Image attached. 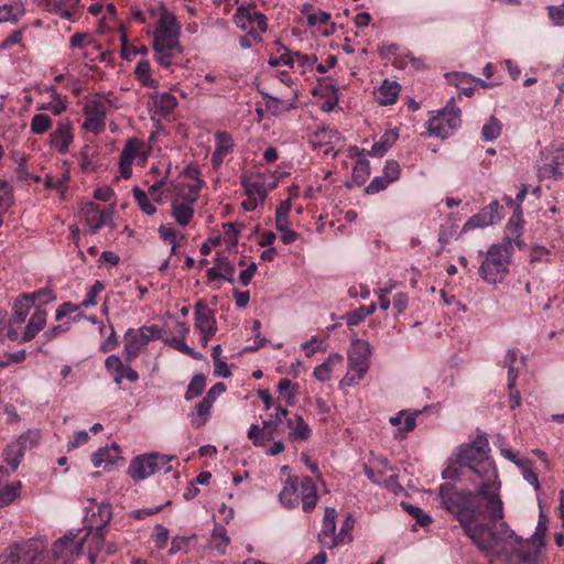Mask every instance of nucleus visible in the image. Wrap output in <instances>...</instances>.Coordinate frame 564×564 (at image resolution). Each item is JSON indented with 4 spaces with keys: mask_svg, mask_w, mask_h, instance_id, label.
<instances>
[{
    "mask_svg": "<svg viewBox=\"0 0 564 564\" xmlns=\"http://www.w3.org/2000/svg\"><path fill=\"white\" fill-rule=\"evenodd\" d=\"M440 507L458 521L463 533L490 561L509 557L514 545L523 539L517 535L502 520L503 503L499 489L491 492L481 490L473 494L469 489H458L451 482L438 486Z\"/></svg>",
    "mask_w": 564,
    "mask_h": 564,
    "instance_id": "1",
    "label": "nucleus"
},
{
    "mask_svg": "<svg viewBox=\"0 0 564 564\" xmlns=\"http://www.w3.org/2000/svg\"><path fill=\"white\" fill-rule=\"evenodd\" d=\"M490 452L489 442L485 433L458 447L455 459H449L447 467L442 471L443 479L463 480L468 479L479 482L473 494L481 490L491 492L500 488L498 473L495 462L488 456Z\"/></svg>",
    "mask_w": 564,
    "mask_h": 564,
    "instance_id": "2",
    "label": "nucleus"
},
{
    "mask_svg": "<svg viewBox=\"0 0 564 564\" xmlns=\"http://www.w3.org/2000/svg\"><path fill=\"white\" fill-rule=\"evenodd\" d=\"M512 248L509 242L490 246L479 267V275L489 284L500 283L509 272Z\"/></svg>",
    "mask_w": 564,
    "mask_h": 564,
    "instance_id": "3",
    "label": "nucleus"
},
{
    "mask_svg": "<svg viewBox=\"0 0 564 564\" xmlns=\"http://www.w3.org/2000/svg\"><path fill=\"white\" fill-rule=\"evenodd\" d=\"M159 10L160 18L154 31L153 50L154 52L176 50V53L181 54L183 47L180 43V23L175 14L169 11L165 6L161 4Z\"/></svg>",
    "mask_w": 564,
    "mask_h": 564,
    "instance_id": "4",
    "label": "nucleus"
},
{
    "mask_svg": "<svg viewBox=\"0 0 564 564\" xmlns=\"http://www.w3.org/2000/svg\"><path fill=\"white\" fill-rule=\"evenodd\" d=\"M460 126V110L455 106L452 97L446 106L438 111L437 116L429 120L427 129L430 134L446 139Z\"/></svg>",
    "mask_w": 564,
    "mask_h": 564,
    "instance_id": "5",
    "label": "nucleus"
},
{
    "mask_svg": "<svg viewBox=\"0 0 564 564\" xmlns=\"http://www.w3.org/2000/svg\"><path fill=\"white\" fill-rule=\"evenodd\" d=\"M170 460L171 457L158 453L140 455L131 460L128 474L133 480H143L159 471Z\"/></svg>",
    "mask_w": 564,
    "mask_h": 564,
    "instance_id": "6",
    "label": "nucleus"
},
{
    "mask_svg": "<svg viewBox=\"0 0 564 564\" xmlns=\"http://www.w3.org/2000/svg\"><path fill=\"white\" fill-rule=\"evenodd\" d=\"M161 330L158 326H142L139 329L130 328L124 334V352L128 360L135 359L150 340L159 338Z\"/></svg>",
    "mask_w": 564,
    "mask_h": 564,
    "instance_id": "7",
    "label": "nucleus"
},
{
    "mask_svg": "<svg viewBox=\"0 0 564 564\" xmlns=\"http://www.w3.org/2000/svg\"><path fill=\"white\" fill-rule=\"evenodd\" d=\"M77 534L65 533L52 545V564H73L82 554L83 541L76 540Z\"/></svg>",
    "mask_w": 564,
    "mask_h": 564,
    "instance_id": "8",
    "label": "nucleus"
},
{
    "mask_svg": "<svg viewBox=\"0 0 564 564\" xmlns=\"http://www.w3.org/2000/svg\"><path fill=\"white\" fill-rule=\"evenodd\" d=\"M502 209L503 208L498 200H492L464 224L462 234L471 229L485 228L499 223L503 217Z\"/></svg>",
    "mask_w": 564,
    "mask_h": 564,
    "instance_id": "9",
    "label": "nucleus"
},
{
    "mask_svg": "<svg viewBox=\"0 0 564 564\" xmlns=\"http://www.w3.org/2000/svg\"><path fill=\"white\" fill-rule=\"evenodd\" d=\"M371 346L368 341L356 338L348 351V367L352 371L367 373L370 365Z\"/></svg>",
    "mask_w": 564,
    "mask_h": 564,
    "instance_id": "10",
    "label": "nucleus"
},
{
    "mask_svg": "<svg viewBox=\"0 0 564 564\" xmlns=\"http://www.w3.org/2000/svg\"><path fill=\"white\" fill-rule=\"evenodd\" d=\"M336 517L335 508L327 507L323 519V527L318 534L319 543L328 549H333L340 543H344V538L336 536Z\"/></svg>",
    "mask_w": 564,
    "mask_h": 564,
    "instance_id": "11",
    "label": "nucleus"
},
{
    "mask_svg": "<svg viewBox=\"0 0 564 564\" xmlns=\"http://www.w3.org/2000/svg\"><path fill=\"white\" fill-rule=\"evenodd\" d=\"M86 119L83 128L94 133H100L105 127L106 108L101 102L94 101L84 107Z\"/></svg>",
    "mask_w": 564,
    "mask_h": 564,
    "instance_id": "12",
    "label": "nucleus"
},
{
    "mask_svg": "<svg viewBox=\"0 0 564 564\" xmlns=\"http://www.w3.org/2000/svg\"><path fill=\"white\" fill-rule=\"evenodd\" d=\"M202 183L203 181L199 180V184L197 186L194 185L191 187V197L186 203H178L177 200L172 203V216L178 225L186 226L193 218L194 208L192 207V204L198 196Z\"/></svg>",
    "mask_w": 564,
    "mask_h": 564,
    "instance_id": "13",
    "label": "nucleus"
},
{
    "mask_svg": "<svg viewBox=\"0 0 564 564\" xmlns=\"http://www.w3.org/2000/svg\"><path fill=\"white\" fill-rule=\"evenodd\" d=\"M73 139L72 123L68 119H63L57 123L55 131L50 135V144L59 153L65 154Z\"/></svg>",
    "mask_w": 564,
    "mask_h": 564,
    "instance_id": "14",
    "label": "nucleus"
},
{
    "mask_svg": "<svg viewBox=\"0 0 564 564\" xmlns=\"http://www.w3.org/2000/svg\"><path fill=\"white\" fill-rule=\"evenodd\" d=\"M543 164L539 166V172L542 177H554L558 178L562 176L560 170L561 165H564V149H555L550 153L543 152Z\"/></svg>",
    "mask_w": 564,
    "mask_h": 564,
    "instance_id": "15",
    "label": "nucleus"
},
{
    "mask_svg": "<svg viewBox=\"0 0 564 564\" xmlns=\"http://www.w3.org/2000/svg\"><path fill=\"white\" fill-rule=\"evenodd\" d=\"M195 327L209 335H215L217 332L215 312L204 301H198L195 305Z\"/></svg>",
    "mask_w": 564,
    "mask_h": 564,
    "instance_id": "16",
    "label": "nucleus"
},
{
    "mask_svg": "<svg viewBox=\"0 0 564 564\" xmlns=\"http://www.w3.org/2000/svg\"><path fill=\"white\" fill-rule=\"evenodd\" d=\"M297 484L301 489L302 508L305 512H310L317 503L318 496L316 486L307 476H303L300 479L297 478Z\"/></svg>",
    "mask_w": 564,
    "mask_h": 564,
    "instance_id": "17",
    "label": "nucleus"
},
{
    "mask_svg": "<svg viewBox=\"0 0 564 564\" xmlns=\"http://www.w3.org/2000/svg\"><path fill=\"white\" fill-rule=\"evenodd\" d=\"M14 545L20 564H33L42 553V546L39 541H22Z\"/></svg>",
    "mask_w": 564,
    "mask_h": 564,
    "instance_id": "18",
    "label": "nucleus"
},
{
    "mask_svg": "<svg viewBox=\"0 0 564 564\" xmlns=\"http://www.w3.org/2000/svg\"><path fill=\"white\" fill-rule=\"evenodd\" d=\"M85 213V221L89 226V232L96 234L100 228H102L106 223L108 215L98 209V205L94 203H88L84 208Z\"/></svg>",
    "mask_w": 564,
    "mask_h": 564,
    "instance_id": "19",
    "label": "nucleus"
},
{
    "mask_svg": "<svg viewBox=\"0 0 564 564\" xmlns=\"http://www.w3.org/2000/svg\"><path fill=\"white\" fill-rule=\"evenodd\" d=\"M279 498L281 503L289 509H292L299 505L300 495L297 477H288L285 485L279 495Z\"/></svg>",
    "mask_w": 564,
    "mask_h": 564,
    "instance_id": "20",
    "label": "nucleus"
},
{
    "mask_svg": "<svg viewBox=\"0 0 564 564\" xmlns=\"http://www.w3.org/2000/svg\"><path fill=\"white\" fill-rule=\"evenodd\" d=\"M453 78L452 82L455 84V86L467 97H471L475 93V87H464L463 84H478L484 88L491 87V83H487L482 80L481 78L474 77L467 73H453L451 75Z\"/></svg>",
    "mask_w": 564,
    "mask_h": 564,
    "instance_id": "21",
    "label": "nucleus"
},
{
    "mask_svg": "<svg viewBox=\"0 0 564 564\" xmlns=\"http://www.w3.org/2000/svg\"><path fill=\"white\" fill-rule=\"evenodd\" d=\"M79 0H44L43 4L46 11L58 14L61 18L70 20L73 9L78 4Z\"/></svg>",
    "mask_w": 564,
    "mask_h": 564,
    "instance_id": "22",
    "label": "nucleus"
},
{
    "mask_svg": "<svg viewBox=\"0 0 564 564\" xmlns=\"http://www.w3.org/2000/svg\"><path fill=\"white\" fill-rule=\"evenodd\" d=\"M45 324L46 312L44 310L37 308L31 316L21 340L30 341L33 339L44 328Z\"/></svg>",
    "mask_w": 564,
    "mask_h": 564,
    "instance_id": "23",
    "label": "nucleus"
},
{
    "mask_svg": "<svg viewBox=\"0 0 564 564\" xmlns=\"http://www.w3.org/2000/svg\"><path fill=\"white\" fill-rule=\"evenodd\" d=\"M370 175V163L366 159L359 158L352 169L350 181L345 183V186L350 188L355 185L361 186L366 183Z\"/></svg>",
    "mask_w": 564,
    "mask_h": 564,
    "instance_id": "24",
    "label": "nucleus"
},
{
    "mask_svg": "<svg viewBox=\"0 0 564 564\" xmlns=\"http://www.w3.org/2000/svg\"><path fill=\"white\" fill-rule=\"evenodd\" d=\"M400 88L401 86L397 82L384 79L377 95L379 104L382 106L394 104L398 99Z\"/></svg>",
    "mask_w": 564,
    "mask_h": 564,
    "instance_id": "25",
    "label": "nucleus"
},
{
    "mask_svg": "<svg viewBox=\"0 0 564 564\" xmlns=\"http://www.w3.org/2000/svg\"><path fill=\"white\" fill-rule=\"evenodd\" d=\"M119 446L116 443H112L110 446H105L98 448L91 455V462L95 467L101 466L104 463L113 465L118 458Z\"/></svg>",
    "mask_w": 564,
    "mask_h": 564,
    "instance_id": "26",
    "label": "nucleus"
},
{
    "mask_svg": "<svg viewBox=\"0 0 564 564\" xmlns=\"http://www.w3.org/2000/svg\"><path fill=\"white\" fill-rule=\"evenodd\" d=\"M398 133L394 131H387L378 142H375L371 150L368 152L370 156H383L391 145L397 141Z\"/></svg>",
    "mask_w": 564,
    "mask_h": 564,
    "instance_id": "27",
    "label": "nucleus"
},
{
    "mask_svg": "<svg viewBox=\"0 0 564 564\" xmlns=\"http://www.w3.org/2000/svg\"><path fill=\"white\" fill-rule=\"evenodd\" d=\"M153 101L158 113L161 116L169 115L177 106L175 96L170 93L156 94L153 96Z\"/></svg>",
    "mask_w": 564,
    "mask_h": 564,
    "instance_id": "28",
    "label": "nucleus"
},
{
    "mask_svg": "<svg viewBox=\"0 0 564 564\" xmlns=\"http://www.w3.org/2000/svg\"><path fill=\"white\" fill-rule=\"evenodd\" d=\"M32 307V303L24 300L21 294L13 303L11 323L22 324Z\"/></svg>",
    "mask_w": 564,
    "mask_h": 564,
    "instance_id": "29",
    "label": "nucleus"
},
{
    "mask_svg": "<svg viewBox=\"0 0 564 564\" xmlns=\"http://www.w3.org/2000/svg\"><path fill=\"white\" fill-rule=\"evenodd\" d=\"M377 310L376 303H371L368 306H360L357 310L350 311L346 314L345 319L348 326L358 325L367 316L373 314Z\"/></svg>",
    "mask_w": 564,
    "mask_h": 564,
    "instance_id": "30",
    "label": "nucleus"
},
{
    "mask_svg": "<svg viewBox=\"0 0 564 564\" xmlns=\"http://www.w3.org/2000/svg\"><path fill=\"white\" fill-rule=\"evenodd\" d=\"M24 451L21 449V445L17 444L15 442L8 445L3 451V458L6 463L15 470L20 463L22 457L24 456Z\"/></svg>",
    "mask_w": 564,
    "mask_h": 564,
    "instance_id": "31",
    "label": "nucleus"
},
{
    "mask_svg": "<svg viewBox=\"0 0 564 564\" xmlns=\"http://www.w3.org/2000/svg\"><path fill=\"white\" fill-rule=\"evenodd\" d=\"M312 431L303 416L295 414V426L290 431L289 438L291 441H306L311 437Z\"/></svg>",
    "mask_w": 564,
    "mask_h": 564,
    "instance_id": "32",
    "label": "nucleus"
},
{
    "mask_svg": "<svg viewBox=\"0 0 564 564\" xmlns=\"http://www.w3.org/2000/svg\"><path fill=\"white\" fill-rule=\"evenodd\" d=\"M516 465L520 468L523 478L534 487L535 491H539L541 486L538 475L532 468V463L528 458H521L516 462Z\"/></svg>",
    "mask_w": 564,
    "mask_h": 564,
    "instance_id": "33",
    "label": "nucleus"
},
{
    "mask_svg": "<svg viewBox=\"0 0 564 564\" xmlns=\"http://www.w3.org/2000/svg\"><path fill=\"white\" fill-rule=\"evenodd\" d=\"M23 299L31 302L33 306L36 304L45 305L53 302L56 296L50 289H42L33 293H23Z\"/></svg>",
    "mask_w": 564,
    "mask_h": 564,
    "instance_id": "34",
    "label": "nucleus"
},
{
    "mask_svg": "<svg viewBox=\"0 0 564 564\" xmlns=\"http://www.w3.org/2000/svg\"><path fill=\"white\" fill-rule=\"evenodd\" d=\"M502 126L500 121L491 116L481 129V138L485 141H494L501 134Z\"/></svg>",
    "mask_w": 564,
    "mask_h": 564,
    "instance_id": "35",
    "label": "nucleus"
},
{
    "mask_svg": "<svg viewBox=\"0 0 564 564\" xmlns=\"http://www.w3.org/2000/svg\"><path fill=\"white\" fill-rule=\"evenodd\" d=\"M135 75L145 87H156V82L151 77V66L147 59L140 61L135 66Z\"/></svg>",
    "mask_w": 564,
    "mask_h": 564,
    "instance_id": "36",
    "label": "nucleus"
},
{
    "mask_svg": "<svg viewBox=\"0 0 564 564\" xmlns=\"http://www.w3.org/2000/svg\"><path fill=\"white\" fill-rule=\"evenodd\" d=\"M261 95L263 96V98H268L269 99V101L267 102L265 106H267V109L269 111H271V113L274 115V116L280 115L283 111H290V110L296 108L295 104H293V102L284 104L279 98L273 97V96H271L268 93L261 91Z\"/></svg>",
    "mask_w": 564,
    "mask_h": 564,
    "instance_id": "37",
    "label": "nucleus"
},
{
    "mask_svg": "<svg viewBox=\"0 0 564 564\" xmlns=\"http://www.w3.org/2000/svg\"><path fill=\"white\" fill-rule=\"evenodd\" d=\"M205 386H206L205 376L203 373H196L192 378V380L187 387L185 399L188 401L196 397H199L203 393Z\"/></svg>",
    "mask_w": 564,
    "mask_h": 564,
    "instance_id": "38",
    "label": "nucleus"
},
{
    "mask_svg": "<svg viewBox=\"0 0 564 564\" xmlns=\"http://www.w3.org/2000/svg\"><path fill=\"white\" fill-rule=\"evenodd\" d=\"M248 437L252 440L254 446H262V440H273V430H267L264 424L260 427L257 424H252L248 431Z\"/></svg>",
    "mask_w": 564,
    "mask_h": 564,
    "instance_id": "39",
    "label": "nucleus"
},
{
    "mask_svg": "<svg viewBox=\"0 0 564 564\" xmlns=\"http://www.w3.org/2000/svg\"><path fill=\"white\" fill-rule=\"evenodd\" d=\"M241 185L245 189V193L246 195L251 198V197H257V199L260 200V203L262 204L264 202V198H265V189H264V186L262 183H258V182H249L246 177H243L241 180Z\"/></svg>",
    "mask_w": 564,
    "mask_h": 564,
    "instance_id": "40",
    "label": "nucleus"
},
{
    "mask_svg": "<svg viewBox=\"0 0 564 564\" xmlns=\"http://www.w3.org/2000/svg\"><path fill=\"white\" fill-rule=\"evenodd\" d=\"M252 8H245V7H239L234 15V21L236 23V25L243 30V31H247L249 32V29L252 28V30H254V28L251 25V14H252Z\"/></svg>",
    "mask_w": 564,
    "mask_h": 564,
    "instance_id": "41",
    "label": "nucleus"
},
{
    "mask_svg": "<svg viewBox=\"0 0 564 564\" xmlns=\"http://www.w3.org/2000/svg\"><path fill=\"white\" fill-rule=\"evenodd\" d=\"M401 506L410 516L416 520L420 525L425 527L432 522L431 516L424 512L420 507L405 501H402Z\"/></svg>",
    "mask_w": 564,
    "mask_h": 564,
    "instance_id": "42",
    "label": "nucleus"
},
{
    "mask_svg": "<svg viewBox=\"0 0 564 564\" xmlns=\"http://www.w3.org/2000/svg\"><path fill=\"white\" fill-rule=\"evenodd\" d=\"M522 208L520 205L514 206L513 215L509 219L508 224L505 228L506 237L514 236V234H518L522 231Z\"/></svg>",
    "mask_w": 564,
    "mask_h": 564,
    "instance_id": "43",
    "label": "nucleus"
},
{
    "mask_svg": "<svg viewBox=\"0 0 564 564\" xmlns=\"http://www.w3.org/2000/svg\"><path fill=\"white\" fill-rule=\"evenodd\" d=\"M278 390L280 393H285L286 403L289 405L295 404L296 393L299 391V386L296 383L284 378L279 382Z\"/></svg>",
    "mask_w": 564,
    "mask_h": 564,
    "instance_id": "44",
    "label": "nucleus"
},
{
    "mask_svg": "<svg viewBox=\"0 0 564 564\" xmlns=\"http://www.w3.org/2000/svg\"><path fill=\"white\" fill-rule=\"evenodd\" d=\"M98 514L100 517L101 524L97 527L96 538L99 540V542H104L101 532L111 520V505L109 502H102L98 507Z\"/></svg>",
    "mask_w": 564,
    "mask_h": 564,
    "instance_id": "45",
    "label": "nucleus"
},
{
    "mask_svg": "<svg viewBox=\"0 0 564 564\" xmlns=\"http://www.w3.org/2000/svg\"><path fill=\"white\" fill-rule=\"evenodd\" d=\"M21 484L6 486L0 489V507L8 506L20 496Z\"/></svg>",
    "mask_w": 564,
    "mask_h": 564,
    "instance_id": "46",
    "label": "nucleus"
},
{
    "mask_svg": "<svg viewBox=\"0 0 564 564\" xmlns=\"http://www.w3.org/2000/svg\"><path fill=\"white\" fill-rule=\"evenodd\" d=\"M133 196L140 207V209L145 213L147 215H154L156 213V207L150 203L148 195L144 191L140 189L139 187L133 188Z\"/></svg>",
    "mask_w": 564,
    "mask_h": 564,
    "instance_id": "47",
    "label": "nucleus"
},
{
    "mask_svg": "<svg viewBox=\"0 0 564 564\" xmlns=\"http://www.w3.org/2000/svg\"><path fill=\"white\" fill-rule=\"evenodd\" d=\"M215 139H216L215 151L223 153L225 155L232 151V148H234L232 138L228 132L218 131L215 134Z\"/></svg>",
    "mask_w": 564,
    "mask_h": 564,
    "instance_id": "48",
    "label": "nucleus"
},
{
    "mask_svg": "<svg viewBox=\"0 0 564 564\" xmlns=\"http://www.w3.org/2000/svg\"><path fill=\"white\" fill-rule=\"evenodd\" d=\"M52 126V120L46 115H35L31 120V132L34 134H43Z\"/></svg>",
    "mask_w": 564,
    "mask_h": 564,
    "instance_id": "49",
    "label": "nucleus"
},
{
    "mask_svg": "<svg viewBox=\"0 0 564 564\" xmlns=\"http://www.w3.org/2000/svg\"><path fill=\"white\" fill-rule=\"evenodd\" d=\"M171 345H172V347H174L178 351H181V352H183L185 355L191 356L195 360H203L204 359V355L202 352H199V351H196L192 347H189L185 343L183 337H174V338H172Z\"/></svg>",
    "mask_w": 564,
    "mask_h": 564,
    "instance_id": "50",
    "label": "nucleus"
},
{
    "mask_svg": "<svg viewBox=\"0 0 564 564\" xmlns=\"http://www.w3.org/2000/svg\"><path fill=\"white\" fill-rule=\"evenodd\" d=\"M39 441L40 431L29 430L28 432L23 433L15 443L21 445V449L25 452L26 449H30L37 445Z\"/></svg>",
    "mask_w": 564,
    "mask_h": 564,
    "instance_id": "51",
    "label": "nucleus"
},
{
    "mask_svg": "<svg viewBox=\"0 0 564 564\" xmlns=\"http://www.w3.org/2000/svg\"><path fill=\"white\" fill-rule=\"evenodd\" d=\"M147 53H148L147 46L129 48L127 34L124 32H122V34H121V56H122V58L129 61V59H131V56H135L138 54L147 55Z\"/></svg>",
    "mask_w": 564,
    "mask_h": 564,
    "instance_id": "52",
    "label": "nucleus"
},
{
    "mask_svg": "<svg viewBox=\"0 0 564 564\" xmlns=\"http://www.w3.org/2000/svg\"><path fill=\"white\" fill-rule=\"evenodd\" d=\"M105 290V284L101 281H96L93 286L88 290L84 301L82 302L80 306L83 307H90L95 306L97 304L96 297L99 293H101Z\"/></svg>",
    "mask_w": 564,
    "mask_h": 564,
    "instance_id": "53",
    "label": "nucleus"
},
{
    "mask_svg": "<svg viewBox=\"0 0 564 564\" xmlns=\"http://www.w3.org/2000/svg\"><path fill=\"white\" fill-rule=\"evenodd\" d=\"M291 200L286 199L279 204L275 209V228H280L281 226L289 225L288 215L291 210Z\"/></svg>",
    "mask_w": 564,
    "mask_h": 564,
    "instance_id": "54",
    "label": "nucleus"
},
{
    "mask_svg": "<svg viewBox=\"0 0 564 564\" xmlns=\"http://www.w3.org/2000/svg\"><path fill=\"white\" fill-rule=\"evenodd\" d=\"M139 142L135 139H129L123 148V150L120 153L119 161L131 163L133 162L138 150H139Z\"/></svg>",
    "mask_w": 564,
    "mask_h": 564,
    "instance_id": "55",
    "label": "nucleus"
},
{
    "mask_svg": "<svg viewBox=\"0 0 564 564\" xmlns=\"http://www.w3.org/2000/svg\"><path fill=\"white\" fill-rule=\"evenodd\" d=\"M291 59L294 61V67L299 66L303 69L312 68L317 63V57L315 55H305L301 52L291 51Z\"/></svg>",
    "mask_w": 564,
    "mask_h": 564,
    "instance_id": "56",
    "label": "nucleus"
},
{
    "mask_svg": "<svg viewBox=\"0 0 564 564\" xmlns=\"http://www.w3.org/2000/svg\"><path fill=\"white\" fill-rule=\"evenodd\" d=\"M405 59H409V62L411 63L412 67L415 70H422V69L425 68L424 61L421 57H415L411 52L398 55L397 58H395V64L399 67H404L405 66Z\"/></svg>",
    "mask_w": 564,
    "mask_h": 564,
    "instance_id": "57",
    "label": "nucleus"
},
{
    "mask_svg": "<svg viewBox=\"0 0 564 564\" xmlns=\"http://www.w3.org/2000/svg\"><path fill=\"white\" fill-rule=\"evenodd\" d=\"M216 262H219L221 279L228 281L229 283H234V273H235V264L231 263L225 257H216Z\"/></svg>",
    "mask_w": 564,
    "mask_h": 564,
    "instance_id": "58",
    "label": "nucleus"
},
{
    "mask_svg": "<svg viewBox=\"0 0 564 564\" xmlns=\"http://www.w3.org/2000/svg\"><path fill=\"white\" fill-rule=\"evenodd\" d=\"M275 410L276 412L274 417L264 421V427L267 430H273V435L279 432V425L281 424L282 419L289 415L288 409L282 408L281 405H278Z\"/></svg>",
    "mask_w": 564,
    "mask_h": 564,
    "instance_id": "59",
    "label": "nucleus"
},
{
    "mask_svg": "<svg viewBox=\"0 0 564 564\" xmlns=\"http://www.w3.org/2000/svg\"><path fill=\"white\" fill-rule=\"evenodd\" d=\"M383 177L389 183H392L400 177V165L397 161L388 160L386 162V165L383 167Z\"/></svg>",
    "mask_w": 564,
    "mask_h": 564,
    "instance_id": "60",
    "label": "nucleus"
},
{
    "mask_svg": "<svg viewBox=\"0 0 564 564\" xmlns=\"http://www.w3.org/2000/svg\"><path fill=\"white\" fill-rule=\"evenodd\" d=\"M260 328H261V323L260 321L258 319H254L253 321V324H252V332L254 334V343L253 345H250L247 347L248 350H251V351H254L263 346L267 345L268 340L265 337H263L260 333Z\"/></svg>",
    "mask_w": 564,
    "mask_h": 564,
    "instance_id": "61",
    "label": "nucleus"
},
{
    "mask_svg": "<svg viewBox=\"0 0 564 564\" xmlns=\"http://www.w3.org/2000/svg\"><path fill=\"white\" fill-rule=\"evenodd\" d=\"M66 109V105L59 98H52L50 102L42 104L37 107V110H47L54 115H61Z\"/></svg>",
    "mask_w": 564,
    "mask_h": 564,
    "instance_id": "62",
    "label": "nucleus"
},
{
    "mask_svg": "<svg viewBox=\"0 0 564 564\" xmlns=\"http://www.w3.org/2000/svg\"><path fill=\"white\" fill-rule=\"evenodd\" d=\"M549 17L552 20L553 24L556 26L564 25V2L562 6H550L547 8Z\"/></svg>",
    "mask_w": 564,
    "mask_h": 564,
    "instance_id": "63",
    "label": "nucleus"
},
{
    "mask_svg": "<svg viewBox=\"0 0 564 564\" xmlns=\"http://www.w3.org/2000/svg\"><path fill=\"white\" fill-rule=\"evenodd\" d=\"M389 184L390 183L383 177V175L376 176L365 188V192L369 195H373L387 188Z\"/></svg>",
    "mask_w": 564,
    "mask_h": 564,
    "instance_id": "64",
    "label": "nucleus"
}]
</instances>
